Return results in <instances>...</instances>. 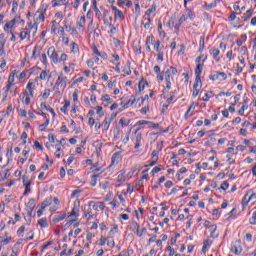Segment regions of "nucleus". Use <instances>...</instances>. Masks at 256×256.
I'll return each mask as SVG.
<instances>
[{"mask_svg":"<svg viewBox=\"0 0 256 256\" xmlns=\"http://www.w3.org/2000/svg\"><path fill=\"white\" fill-rule=\"evenodd\" d=\"M96 109H97L96 113H97V115H99L100 118L105 115V113H103V107L97 106Z\"/></svg>","mask_w":256,"mask_h":256,"instance_id":"nucleus-40","label":"nucleus"},{"mask_svg":"<svg viewBox=\"0 0 256 256\" xmlns=\"http://www.w3.org/2000/svg\"><path fill=\"white\" fill-rule=\"evenodd\" d=\"M186 17L191 19V21H193V19H195V14H193V12L191 10H188Z\"/></svg>","mask_w":256,"mask_h":256,"instance_id":"nucleus-50","label":"nucleus"},{"mask_svg":"<svg viewBox=\"0 0 256 256\" xmlns=\"http://www.w3.org/2000/svg\"><path fill=\"white\" fill-rule=\"evenodd\" d=\"M70 47H71V53H79V44L78 43H75V42H72L70 44Z\"/></svg>","mask_w":256,"mask_h":256,"instance_id":"nucleus-24","label":"nucleus"},{"mask_svg":"<svg viewBox=\"0 0 256 256\" xmlns=\"http://www.w3.org/2000/svg\"><path fill=\"white\" fill-rule=\"evenodd\" d=\"M42 9H44V11H42V12L37 11L34 14V17H35L34 25L39 26V23H43L45 21V11H47V7H45V5H43Z\"/></svg>","mask_w":256,"mask_h":256,"instance_id":"nucleus-3","label":"nucleus"},{"mask_svg":"<svg viewBox=\"0 0 256 256\" xmlns=\"http://www.w3.org/2000/svg\"><path fill=\"white\" fill-rule=\"evenodd\" d=\"M209 99H213V92H207L203 97H202V101H209Z\"/></svg>","mask_w":256,"mask_h":256,"instance_id":"nucleus-30","label":"nucleus"},{"mask_svg":"<svg viewBox=\"0 0 256 256\" xmlns=\"http://www.w3.org/2000/svg\"><path fill=\"white\" fill-rule=\"evenodd\" d=\"M135 101H137V99L135 98L134 95H132L130 97V99L127 101V103L123 104V102H121V106L124 108V109H129V107H131V105H134L135 104Z\"/></svg>","mask_w":256,"mask_h":256,"instance_id":"nucleus-10","label":"nucleus"},{"mask_svg":"<svg viewBox=\"0 0 256 256\" xmlns=\"http://www.w3.org/2000/svg\"><path fill=\"white\" fill-rule=\"evenodd\" d=\"M97 177H99V175H97V174H95L91 177V180H90L91 187H95V185H97Z\"/></svg>","mask_w":256,"mask_h":256,"instance_id":"nucleus-31","label":"nucleus"},{"mask_svg":"<svg viewBox=\"0 0 256 256\" xmlns=\"http://www.w3.org/2000/svg\"><path fill=\"white\" fill-rule=\"evenodd\" d=\"M8 83H9L10 85H13V83H15V71L12 72V73L9 75V77H8Z\"/></svg>","mask_w":256,"mask_h":256,"instance_id":"nucleus-33","label":"nucleus"},{"mask_svg":"<svg viewBox=\"0 0 256 256\" xmlns=\"http://www.w3.org/2000/svg\"><path fill=\"white\" fill-rule=\"evenodd\" d=\"M212 79H219L220 81H225V79H227V74L225 72H219L214 75Z\"/></svg>","mask_w":256,"mask_h":256,"instance_id":"nucleus-16","label":"nucleus"},{"mask_svg":"<svg viewBox=\"0 0 256 256\" xmlns=\"http://www.w3.org/2000/svg\"><path fill=\"white\" fill-rule=\"evenodd\" d=\"M206 9H213L215 7H217V2H213V3H210V4H206L204 6Z\"/></svg>","mask_w":256,"mask_h":256,"instance_id":"nucleus-53","label":"nucleus"},{"mask_svg":"<svg viewBox=\"0 0 256 256\" xmlns=\"http://www.w3.org/2000/svg\"><path fill=\"white\" fill-rule=\"evenodd\" d=\"M114 15H115V18L117 19H125V15L123 14V11H121V10H118V11H116V13H114Z\"/></svg>","mask_w":256,"mask_h":256,"instance_id":"nucleus-34","label":"nucleus"},{"mask_svg":"<svg viewBox=\"0 0 256 256\" xmlns=\"http://www.w3.org/2000/svg\"><path fill=\"white\" fill-rule=\"evenodd\" d=\"M22 183H23V185H29V183H31V180H29V176L24 175L22 177Z\"/></svg>","mask_w":256,"mask_h":256,"instance_id":"nucleus-39","label":"nucleus"},{"mask_svg":"<svg viewBox=\"0 0 256 256\" xmlns=\"http://www.w3.org/2000/svg\"><path fill=\"white\" fill-rule=\"evenodd\" d=\"M250 225H256V212L252 214V217L249 219Z\"/></svg>","mask_w":256,"mask_h":256,"instance_id":"nucleus-42","label":"nucleus"},{"mask_svg":"<svg viewBox=\"0 0 256 256\" xmlns=\"http://www.w3.org/2000/svg\"><path fill=\"white\" fill-rule=\"evenodd\" d=\"M153 41H155V37L153 35H150L146 39V45H153Z\"/></svg>","mask_w":256,"mask_h":256,"instance_id":"nucleus-37","label":"nucleus"},{"mask_svg":"<svg viewBox=\"0 0 256 256\" xmlns=\"http://www.w3.org/2000/svg\"><path fill=\"white\" fill-rule=\"evenodd\" d=\"M38 225H40V227L42 229H45V228L49 227V223L47 222V218H41L40 220H38Z\"/></svg>","mask_w":256,"mask_h":256,"instance_id":"nucleus-19","label":"nucleus"},{"mask_svg":"<svg viewBox=\"0 0 256 256\" xmlns=\"http://www.w3.org/2000/svg\"><path fill=\"white\" fill-rule=\"evenodd\" d=\"M39 26H37V24H33V22H29L28 23V33L29 35H31L32 33V37H35V35H37V29H38Z\"/></svg>","mask_w":256,"mask_h":256,"instance_id":"nucleus-9","label":"nucleus"},{"mask_svg":"<svg viewBox=\"0 0 256 256\" xmlns=\"http://www.w3.org/2000/svg\"><path fill=\"white\" fill-rule=\"evenodd\" d=\"M24 186H25L24 195H26L27 193H31V183H28Z\"/></svg>","mask_w":256,"mask_h":256,"instance_id":"nucleus-52","label":"nucleus"},{"mask_svg":"<svg viewBox=\"0 0 256 256\" xmlns=\"http://www.w3.org/2000/svg\"><path fill=\"white\" fill-rule=\"evenodd\" d=\"M37 81H39V77L35 78L34 80H29L26 85L25 95H29V97H34L35 89L37 87Z\"/></svg>","mask_w":256,"mask_h":256,"instance_id":"nucleus-1","label":"nucleus"},{"mask_svg":"<svg viewBox=\"0 0 256 256\" xmlns=\"http://www.w3.org/2000/svg\"><path fill=\"white\" fill-rule=\"evenodd\" d=\"M166 82L165 91H171V69L162 72Z\"/></svg>","mask_w":256,"mask_h":256,"instance_id":"nucleus-6","label":"nucleus"},{"mask_svg":"<svg viewBox=\"0 0 256 256\" xmlns=\"http://www.w3.org/2000/svg\"><path fill=\"white\" fill-rule=\"evenodd\" d=\"M95 15L98 19V21H101V10H99V8L97 6H95Z\"/></svg>","mask_w":256,"mask_h":256,"instance_id":"nucleus-44","label":"nucleus"},{"mask_svg":"<svg viewBox=\"0 0 256 256\" xmlns=\"http://www.w3.org/2000/svg\"><path fill=\"white\" fill-rule=\"evenodd\" d=\"M192 109H195V106L190 105V107L188 108L187 112L185 113V119H189V117H192L193 116V113L191 112Z\"/></svg>","mask_w":256,"mask_h":256,"instance_id":"nucleus-28","label":"nucleus"},{"mask_svg":"<svg viewBox=\"0 0 256 256\" xmlns=\"http://www.w3.org/2000/svg\"><path fill=\"white\" fill-rule=\"evenodd\" d=\"M157 11V4H153L151 8H149L145 15H147V17H151V13H155Z\"/></svg>","mask_w":256,"mask_h":256,"instance_id":"nucleus-26","label":"nucleus"},{"mask_svg":"<svg viewBox=\"0 0 256 256\" xmlns=\"http://www.w3.org/2000/svg\"><path fill=\"white\" fill-rule=\"evenodd\" d=\"M210 53L213 59H215V61H219V53H220L219 49L215 48Z\"/></svg>","mask_w":256,"mask_h":256,"instance_id":"nucleus-27","label":"nucleus"},{"mask_svg":"<svg viewBox=\"0 0 256 256\" xmlns=\"http://www.w3.org/2000/svg\"><path fill=\"white\" fill-rule=\"evenodd\" d=\"M49 95H51V89H45L44 93L42 94V98L49 99Z\"/></svg>","mask_w":256,"mask_h":256,"instance_id":"nucleus-38","label":"nucleus"},{"mask_svg":"<svg viewBox=\"0 0 256 256\" xmlns=\"http://www.w3.org/2000/svg\"><path fill=\"white\" fill-rule=\"evenodd\" d=\"M76 27H77V29H82V31H83V29L85 27V16H82L79 19V21L76 23Z\"/></svg>","mask_w":256,"mask_h":256,"instance_id":"nucleus-18","label":"nucleus"},{"mask_svg":"<svg viewBox=\"0 0 256 256\" xmlns=\"http://www.w3.org/2000/svg\"><path fill=\"white\" fill-rule=\"evenodd\" d=\"M126 178H125V174H119L118 175V183H125Z\"/></svg>","mask_w":256,"mask_h":256,"instance_id":"nucleus-49","label":"nucleus"},{"mask_svg":"<svg viewBox=\"0 0 256 256\" xmlns=\"http://www.w3.org/2000/svg\"><path fill=\"white\" fill-rule=\"evenodd\" d=\"M211 243H212V241L209 239L204 240L203 247H202V253H207V248L211 247Z\"/></svg>","mask_w":256,"mask_h":256,"instance_id":"nucleus-22","label":"nucleus"},{"mask_svg":"<svg viewBox=\"0 0 256 256\" xmlns=\"http://www.w3.org/2000/svg\"><path fill=\"white\" fill-rule=\"evenodd\" d=\"M201 73H203V64H197L195 69L196 77H201Z\"/></svg>","mask_w":256,"mask_h":256,"instance_id":"nucleus-23","label":"nucleus"},{"mask_svg":"<svg viewBox=\"0 0 256 256\" xmlns=\"http://www.w3.org/2000/svg\"><path fill=\"white\" fill-rule=\"evenodd\" d=\"M142 139H143V135L141 133L136 132V144L134 146V149H139V147H141Z\"/></svg>","mask_w":256,"mask_h":256,"instance_id":"nucleus-15","label":"nucleus"},{"mask_svg":"<svg viewBox=\"0 0 256 256\" xmlns=\"http://www.w3.org/2000/svg\"><path fill=\"white\" fill-rule=\"evenodd\" d=\"M247 105H243L240 110L238 111L239 115H245V109H247Z\"/></svg>","mask_w":256,"mask_h":256,"instance_id":"nucleus-59","label":"nucleus"},{"mask_svg":"<svg viewBox=\"0 0 256 256\" xmlns=\"http://www.w3.org/2000/svg\"><path fill=\"white\" fill-rule=\"evenodd\" d=\"M51 203H53V197L49 196L47 198H45V200L42 202L41 204V209H46V207H49V205H51Z\"/></svg>","mask_w":256,"mask_h":256,"instance_id":"nucleus-13","label":"nucleus"},{"mask_svg":"<svg viewBox=\"0 0 256 256\" xmlns=\"http://www.w3.org/2000/svg\"><path fill=\"white\" fill-rule=\"evenodd\" d=\"M39 79H40L41 81H45V79H47V71L43 70V71L40 73Z\"/></svg>","mask_w":256,"mask_h":256,"instance_id":"nucleus-45","label":"nucleus"},{"mask_svg":"<svg viewBox=\"0 0 256 256\" xmlns=\"http://www.w3.org/2000/svg\"><path fill=\"white\" fill-rule=\"evenodd\" d=\"M187 15L182 14L181 17L179 18L178 22H180L181 24H183L185 21H187Z\"/></svg>","mask_w":256,"mask_h":256,"instance_id":"nucleus-57","label":"nucleus"},{"mask_svg":"<svg viewBox=\"0 0 256 256\" xmlns=\"http://www.w3.org/2000/svg\"><path fill=\"white\" fill-rule=\"evenodd\" d=\"M210 229H211L210 237L215 239V237H217V235H215V231H217V226L212 225V226H210Z\"/></svg>","mask_w":256,"mask_h":256,"instance_id":"nucleus-35","label":"nucleus"},{"mask_svg":"<svg viewBox=\"0 0 256 256\" xmlns=\"http://www.w3.org/2000/svg\"><path fill=\"white\" fill-rule=\"evenodd\" d=\"M112 120H110L109 118H105L104 120V129L105 131H109V126L111 125Z\"/></svg>","mask_w":256,"mask_h":256,"instance_id":"nucleus-32","label":"nucleus"},{"mask_svg":"<svg viewBox=\"0 0 256 256\" xmlns=\"http://www.w3.org/2000/svg\"><path fill=\"white\" fill-rule=\"evenodd\" d=\"M67 217V214L65 212H60L58 215H55L52 219V223H59L60 221H63Z\"/></svg>","mask_w":256,"mask_h":256,"instance_id":"nucleus-11","label":"nucleus"},{"mask_svg":"<svg viewBox=\"0 0 256 256\" xmlns=\"http://www.w3.org/2000/svg\"><path fill=\"white\" fill-rule=\"evenodd\" d=\"M235 19H237V15L235 14V12H232L228 17V21H235Z\"/></svg>","mask_w":256,"mask_h":256,"instance_id":"nucleus-62","label":"nucleus"},{"mask_svg":"<svg viewBox=\"0 0 256 256\" xmlns=\"http://www.w3.org/2000/svg\"><path fill=\"white\" fill-rule=\"evenodd\" d=\"M220 189H223V191H227V189H229V182L224 181L221 186Z\"/></svg>","mask_w":256,"mask_h":256,"instance_id":"nucleus-47","label":"nucleus"},{"mask_svg":"<svg viewBox=\"0 0 256 256\" xmlns=\"http://www.w3.org/2000/svg\"><path fill=\"white\" fill-rule=\"evenodd\" d=\"M18 7H19V3H17V1H13V3H12V13H17Z\"/></svg>","mask_w":256,"mask_h":256,"instance_id":"nucleus-43","label":"nucleus"},{"mask_svg":"<svg viewBox=\"0 0 256 256\" xmlns=\"http://www.w3.org/2000/svg\"><path fill=\"white\" fill-rule=\"evenodd\" d=\"M62 43H64V45H69V37L63 36L62 37Z\"/></svg>","mask_w":256,"mask_h":256,"instance_id":"nucleus-64","label":"nucleus"},{"mask_svg":"<svg viewBox=\"0 0 256 256\" xmlns=\"http://www.w3.org/2000/svg\"><path fill=\"white\" fill-rule=\"evenodd\" d=\"M20 19H21V16H15L14 19H12L11 21L7 22L4 25V31L6 33H9V31H13V28L15 27V25H17V23H19Z\"/></svg>","mask_w":256,"mask_h":256,"instance_id":"nucleus-4","label":"nucleus"},{"mask_svg":"<svg viewBox=\"0 0 256 256\" xmlns=\"http://www.w3.org/2000/svg\"><path fill=\"white\" fill-rule=\"evenodd\" d=\"M101 101H105L106 105H111V103H113V99L111 98V96H109V94H105L101 97Z\"/></svg>","mask_w":256,"mask_h":256,"instance_id":"nucleus-21","label":"nucleus"},{"mask_svg":"<svg viewBox=\"0 0 256 256\" xmlns=\"http://www.w3.org/2000/svg\"><path fill=\"white\" fill-rule=\"evenodd\" d=\"M231 251L235 255H241V253L243 251V246H241V240H236L234 242V244L231 247Z\"/></svg>","mask_w":256,"mask_h":256,"instance_id":"nucleus-7","label":"nucleus"},{"mask_svg":"<svg viewBox=\"0 0 256 256\" xmlns=\"http://www.w3.org/2000/svg\"><path fill=\"white\" fill-rule=\"evenodd\" d=\"M67 81V76L63 75V73H60L53 87V90L58 88L61 89V91H65V88L67 87Z\"/></svg>","mask_w":256,"mask_h":256,"instance_id":"nucleus-2","label":"nucleus"},{"mask_svg":"<svg viewBox=\"0 0 256 256\" xmlns=\"http://www.w3.org/2000/svg\"><path fill=\"white\" fill-rule=\"evenodd\" d=\"M166 250L169 251V256L175 255V249H173L171 246H168Z\"/></svg>","mask_w":256,"mask_h":256,"instance_id":"nucleus-61","label":"nucleus"},{"mask_svg":"<svg viewBox=\"0 0 256 256\" xmlns=\"http://www.w3.org/2000/svg\"><path fill=\"white\" fill-rule=\"evenodd\" d=\"M47 127H49V118H46L45 123L39 126L40 129H45Z\"/></svg>","mask_w":256,"mask_h":256,"instance_id":"nucleus-55","label":"nucleus"},{"mask_svg":"<svg viewBox=\"0 0 256 256\" xmlns=\"http://www.w3.org/2000/svg\"><path fill=\"white\" fill-rule=\"evenodd\" d=\"M29 37H31V35L29 34V29L24 28L21 32H20V39L21 41H25V39H29Z\"/></svg>","mask_w":256,"mask_h":256,"instance_id":"nucleus-14","label":"nucleus"},{"mask_svg":"<svg viewBox=\"0 0 256 256\" xmlns=\"http://www.w3.org/2000/svg\"><path fill=\"white\" fill-rule=\"evenodd\" d=\"M67 59H69V56H67V54L62 53L60 56V59H58L59 63H61V61H67Z\"/></svg>","mask_w":256,"mask_h":256,"instance_id":"nucleus-51","label":"nucleus"},{"mask_svg":"<svg viewBox=\"0 0 256 256\" xmlns=\"http://www.w3.org/2000/svg\"><path fill=\"white\" fill-rule=\"evenodd\" d=\"M31 99H33V96L26 95L24 100L25 105H29V103H31Z\"/></svg>","mask_w":256,"mask_h":256,"instance_id":"nucleus-60","label":"nucleus"},{"mask_svg":"<svg viewBox=\"0 0 256 256\" xmlns=\"http://www.w3.org/2000/svg\"><path fill=\"white\" fill-rule=\"evenodd\" d=\"M130 229L137 235V231H139V223H137V221H132Z\"/></svg>","mask_w":256,"mask_h":256,"instance_id":"nucleus-20","label":"nucleus"},{"mask_svg":"<svg viewBox=\"0 0 256 256\" xmlns=\"http://www.w3.org/2000/svg\"><path fill=\"white\" fill-rule=\"evenodd\" d=\"M144 233H147V228H142V230L139 232L137 231V237H143Z\"/></svg>","mask_w":256,"mask_h":256,"instance_id":"nucleus-54","label":"nucleus"},{"mask_svg":"<svg viewBox=\"0 0 256 256\" xmlns=\"http://www.w3.org/2000/svg\"><path fill=\"white\" fill-rule=\"evenodd\" d=\"M154 49L157 53L161 52V41L158 40L154 43Z\"/></svg>","mask_w":256,"mask_h":256,"instance_id":"nucleus-36","label":"nucleus"},{"mask_svg":"<svg viewBox=\"0 0 256 256\" xmlns=\"http://www.w3.org/2000/svg\"><path fill=\"white\" fill-rule=\"evenodd\" d=\"M48 57L53 61V63L57 64L59 63V54L57 53V50L53 46L48 48L47 51Z\"/></svg>","mask_w":256,"mask_h":256,"instance_id":"nucleus-5","label":"nucleus"},{"mask_svg":"<svg viewBox=\"0 0 256 256\" xmlns=\"http://www.w3.org/2000/svg\"><path fill=\"white\" fill-rule=\"evenodd\" d=\"M35 205H36L35 199L31 198V199L28 201V203H27L29 215H31V214L33 213V209H35Z\"/></svg>","mask_w":256,"mask_h":256,"instance_id":"nucleus-12","label":"nucleus"},{"mask_svg":"<svg viewBox=\"0 0 256 256\" xmlns=\"http://www.w3.org/2000/svg\"><path fill=\"white\" fill-rule=\"evenodd\" d=\"M76 213H79V204L77 202L74 203V207L68 217H75Z\"/></svg>","mask_w":256,"mask_h":256,"instance_id":"nucleus-25","label":"nucleus"},{"mask_svg":"<svg viewBox=\"0 0 256 256\" xmlns=\"http://www.w3.org/2000/svg\"><path fill=\"white\" fill-rule=\"evenodd\" d=\"M199 91H201V88H193L192 97H197Z\"/></svg>","mask_w":256,"mask_h":256,"instance_id":"nucleus-58","label":"nucleus"},{"mask_svg":"<svg viewBox=\"0 0 256 256\" xmlns=\"http://www.w3.org/2000/svg\"><path fill=\"white\" fill-rule=\"evenodd\" d=\"M7 43V38L3 33L0 34V57H5V44Z\"/></svg>","mask_w":256,"mask_h":256,"instance_id":"nucleus-8","label":"nucleus"},{"mask_svg":"<svg viewBox=\"0 0 256 256\" xmlns=\"http://www.w3.org/2000/svg\"><path fill=\"white\" fill-rule=\"evenodd\" d=\"M41 61L44 65H47V54H42Z\"/></svg>","mask_w":256,"mask_h":256,"instance_id":"nucleus-63","label":"nucleus"},{"mask_svg":"<svg viewBox=\"0 0 256 256\" xmlns=\"http://www.w3.org/2000/svg\"><path fill=\"white\" fill-rule=\"evenodd\" d=\"M237 214V209L236 208H233L227 215V219H231V217H233V215H236Z\"/></svg>","mask_w":256,"mask_h":256,"instance_id":"nucleus-41","label":"nucleus"},{"mask_svg":"<svg viewBox=\"0 0 256 256\" xmlns=\"http://www.w3.org/2000/svg\"><path fill=\"white\" fill-rule=\"evenodd\" d=\"M203 87V82H201V77H196L193 85V89H201Z\"/></svg>","mask_w":256,"mask_h":256,"instance_id":"nucleus-17","label":"nucleus"},{"mask_svg":"<svg viewBox=\"0 0 256 256\" xmlns=\"http://www.w3.org/2000/svg\"><path fill=\"white\" fill-rule=\"evenodd\" d=\"M244 15H245L244 21H247V19H249V17H251V15H253V10H251V9L247 10Z\"/></svg>","mask_w":256,"mask_h":256,"instance_id":"nucleus-46","label":"nucleus"},{"mask_svg":"<svg viewBox=\"0 0 256 256\" xmlns=\"http://www.w3.org/2000/svg\"><path fill=\"white\" fill-rule=\"evenodd\" d=\"M6 115H8V116H10L11 115V113L13 112V105H9L8 107H7V109H6Z\"/></svg>","mask_w":256,"mask_h":256,"instance_id":"nucleus-56","label":"nucleus"},{"mask_svg":"<svg viewBox=\"0 0 256 256\" xmlns=\"http://www.w3.org/2000/svg\"><path fill=\"white\" fill-rule=\"evenodd\" d=\"M61 153H63V150L61 149V144H57L55 157H57L59 159L61 157Z\"/></svg>","mask_w":256,"mask_h":256,"instance_id":"nucleus-29","label":"nucleus"},{"mask_svg":"<svg viewBox=\"0 0 256 256\" xmlns=\"http://www.w3.org/2000/svg\"><path fill=\"white\" fill-rule=\"evenodd\" d=\"M118 229H119V226L114 224L113 228L109 231V235H115V233H117Z\"/></svg>","mask_w":256,"mask_h":256,"instance_id":"nucleus-48","label":"nucleus"}]
</instances>
